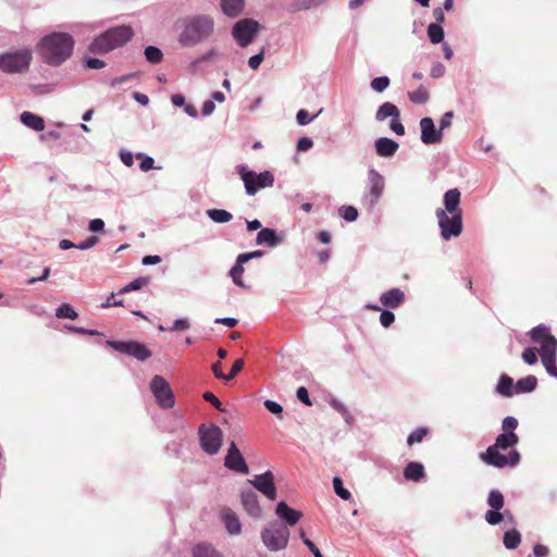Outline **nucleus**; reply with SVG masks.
<instances>
[{"mask_svg": "<svg viewBox=\"0 0 557 557\" xmlns=\"http://www.w3.org/2000/svg\"><path fill=\"white\" fill-rule=\"evenodd\" d=\"M74 44V38L70 34L55 32L39 40L37 51L44 62L59 66L72 55Z\"/></svg>", "mask_w": 557, "mask_h": 557, "instance_id": "nucleus-1", "label": "nucleus"}, {"mask_svg": "<svg viewBox=\"0 0 557 557\" xmlns=\"http://www.w3.org/2000/svg\"><path fill=\"white\" fill-rule=\"evenodd\" d=\"M519 442V437L515 432H507L499 434L495 443L487 447L484 453L480 454V459L492 467L503 469L506 467H516L520 462V454L517 450H511L507 456L499 453L512 448Z\"/></svg>", "mask_w": 557, "mask_h": 557, "instance_id": "nucleus-2", "label": "nucleus"}, {"mask_svg": "<svg viewBox=\"0 0 557 557\" xmlns=\"http://www.w3.org/2000/svg\"><path fill=\"white\" fill-rule=\"evenodd\" d=\"M176 25L182 28L178 42L183 47H194L207 40L214 29L213 20L207 15L185 17L178 21Z\"/></svg>", "mask_w": 557, "mask_h": 557, "instance_id": "nucleus-3", "label": "nucleus"}, {"mask_svg": "<svg viewBox=\"0 0 557 557\" xmlns=\"http://www.w3.org/2000/svg\"><path fill=\"white\" fill-rule=\"evenodd\" d=\"M529 336L533 343L540 344L539 354L546 372L557 379V338L544 324L533 327L529 332Z\"/></svg>", "mask_w": 557, "mask_h": 557, "instance_id": "nucleus-4", "label": "nucleus"}, {"mask_svg": "<svg viewBox=\"0 0 557 557\" xmlns=\"http://www.w3.org/2000/svg\"><path fill=\"white\" fill-rule=\"evenodd\" d=\"M133 36L134 32L131 26L112 27L91 41L89 51L98 54L108 53L127 44Z\"/></svg>", "mask_w": 557, "mask_h": 557, "instance_id": "nucleus-5", "label": "nucleus"}, {"mask_svg": "<svg viewBox=\"0 0 557 557\" xmlns=\"http://www.w3.org/2000/svg\"><path fill=\"white\" fill-rule=\"evenodd\" d=\"M32 60L29 48L4 52L0 54V71L7 74L24 73L28 71Z\"/></svg>", "mask_w": 557, "mask_h": 557, "instance_id": "nucleus-6", "label": "nucleus"}, {"mask_svg": "<svg viewBox=\"0 0 557 557\" xmlns=\"http://www.w3.org/2000/svg\"><path fill=\"white\" fill-rule=\"evenodd\" d=\"M236 171L244 182L247 195L253 196L259 189L272 187L274 184V176L270 171L257 173L248 169L245 164L236 166Z\"/></svg>", "mask_w": 557, "mask_h": 557, "instance_id": "nucleus-7", "label": "nucleus"}, {"mask_svg": "<svg viewBox=\"0 0 557 557\" xmlns=\"http://www.w3.org/2000/svg\"><path fill=\"white\" fill-rule=\"evenodd\" d=\"M289 540V530L286 525L273 522L261 531V541L271 552L284 549Z\"/></svg>", "mask_w": 557, "mask_h": 557, "instance_id": "nucleus-8", "label": "nucleus"}, {"mask_svg": "<svg viewBox=\"0 0 557 557\" xmlns=\"http://www.w3.org/2000/svg\"><path fill=\"white\" fill-rule=\"evenodd\" d=\"M369 189L361 198V205L369 212L372 211L379 203L383 195L385 183L384 177L376 170L371 169L368 172Z\"/></svg>", "mask_w": 557, "mask_h": 557, "instance_id": "nucleus-9", "label": "nucleus"}, {"mask_svg": "<svg viewBox=\"0 0 557 557\" xmlns=\"http://www.w3.org/2000/svg\"><path fill=\"white\" fill-rule=\"evenodd\" d=\"M435 216L444 240L458 237L462 233V214H447L446 211H442V208H437Z\"/></svg>", "mask_w": 557, "mask_h": 557, "instance_id": "nucleus-10", "label": "nucleus"}, {"mask_svg": "<svg viewBox=\"0 0 557 557\" xmlns=\"http://www.w3.org/2000/svg\"><path fill=\"white\" fill-rule=\"evenodd\" d=\"M260 30V24L251 18H243L236 22L232 35L239 47H247L253 42Z\"/></svg>", "mask_w": 557, "mask_h": 557, "instance_id": "nucleus-11", "label": "nucleus"}, {"mask_svg": "<svg viewBox=\"0 0 557 557\" xmlns=\"http://www.w3.org/2000/svg\"><path fill=\"white\" fill-rule=\"evenodd\" d=\"M199 436H200V444L202 449L209 454V455H215L222 445V430L211 424L210 426H206L202 424L199 428Z\"/></svg>", "mask_w": 557, "mask_h": 557, "instance_id": "nucleus-12", "label": "nucleus"}, {"mask_svg": "<svg viewBox=\"0 0 557 557\" xmlns=\"http://www.w3.org/2000/svg\"><path fill=\"white\" fill-rule=\"evenodd\" d=\"M150 389L156 397L157 403L163 408H172L175 404V397L170 384L161 375H154L150 382Z\"/></svg>", "mask_w": 557, "mask_h": 557, "instance_id": "nucleus-13", "label": "nucleus"}, {"mask_svg": "<svg viewBox=\"0 0 557 557\" xmlns=\"http://www.w3.org/2000/svg\"><path fill=\"white\" fill-rule=\"evenodd\" d=\"M107 345L112 347L114 350L134 357L139 361H145L151 357V351L147 346L138 342L108 341Z\"/></svg>", "mask_w": 557, "mask_h": 557, "instance_id": "nucleus-14", "label": "nucleus"}, {"mask_svg": "<svg viewBox=\"0 0 557 557\" xmlns=\"http://www.w3.org/2000/svg\"><path fill=\"white\" fill-rule=\"evenodd\" d=\"M388 117L392 119L389 123L391 131H393L398 136L405 135V127L400 122L399 109L392 102H384L379 107L375 113V120L377 122H383Z\"/></svg>", "mask_w": 557, "mask_h": 557, "instance_id": "nucleus-15", "label": "nucleus"}, {"mask_svg": "<svg viewBox=\"0 0 557 557\" xmlns=\"http://www.w3.org/2000/svg\"><path fill=\"white\" fill-rule=\"evenodd\" d=\"M224 465L230 470L242 474H247L249 472V468L234 442L230 444Z\"/></svg>", "mask_w": 557, "mask_h": 557, "instance_id": "nucleus-16", "label": "nucleus"}, {"mask_svg": "<svg viewBox=\"0 0 557 557\" xmlns=\"http://www.w3.org/2000/svg\"><path fill=\"white\" fill-rule=\"evenodd\" d=\"M259 492L265 497L273 500L276 497V488L274 485V478L272 472L267 471L263 474L257 475L253 480H249Z\"/></svg>", "mask_w": 557, "mask_h": 557, "instance_id": "nucleus-17", "label": "nucleus"}, {"mask_svg": "<svg viewBox=\"0 0 557 557\" xmlns=\"http://www.w3.org/2000/svg\"><path fill=\"white\" fill-rule=\"evenodd\" d=\"M421 141L425 145L438 144L442 141L443 134L436 129L431 117H423L420 121Z\"/></svg>", "mask_w": 557, "mask_h": 557, "instance_id": "nucleus-18", "label": "nucleus"}, {"mask_svg": "<svg viewBox=\"0 0 557 557\" xmlns=\"http://www.w3.org/2000/svg\"><path fill=\"white\" fill-rule=\"evenodd\" d=\"M240 500L244 509L249 516L253 518L261 517L262 510L259 505L258 495L253 491L243 490L240 494Z\"/></svg>", "mask_w": 557, "mask_h": 557, "instance_id": "nucleus-19", "label": "nucleus"}, {"mask_svg": "<svg viewBox=\"0 0 557 557\" xmlns=\"http://www.w3.org/2000/svg\"><path fill=\"white\" fill-rule=\"evenodd\" d=\"M460 191L457 188L447 190L444 194V208H442V211H446L447 214H462V210L460 208Z\"/></svg>", "mask_w": 557, "mask_h": 557, "instance_id": "nucleus-20", "label": "nucleus"}, {"mask_svg": "<svg viewBox=\"0 0 557 557\" xmlns=\"http://www.w3.org/2000/svg\"><path fill=\"white\" fill-rule=\"evenodd\" d=\"M275 512L281 519L285 521L286 527L295 525L302 517V513L300 511L288 507V505L285 502H280L277 504Z\"/></svg>", "mask_w": 557, "mask_h": 557, "instance_id": "nucleus-21", "label": "nucleus"}, {"mask_svg": "<svg viewBox=\"0 0 557 557\" xmlns=\"http://www.w3.org/2000/svg\"><path fill=\"white\" fill-rule=\"evenodd\" d=\"M374 148L380 157L389 158L397 152L399 145L391 138L380 137L374 141Z\"/></svg>", "mask_w": 557, "mask_h": 557, "instance_id": "nucleus-22", "label": "nucleus"}, {"mask_svg": "<svg viewBox=\"0 0 557 557\" xmlns=\"http://www.w3.org/2000/svg\"><path fill=\"white\" fill-rule=\"evenodd\" d=\"M222 521L232 535H238L242 532V523L237 515L230 508H225L221 512Z\"/></svg>", "mask_w": 557, "mask_h": 557, "instance_id": "nucleus-23", "label": "nucleus"}, {"mask_svg": "<svg viewBox=\"0 0 557 557\" xmlns=\"http://www.w3.org/2000/svg\"><path fill=\"white\" fill-rule=\"evenodd\" d=\"M380 301L384 307L397 308L405 301V294L399 288H392L381 295Z\"/></svg>", "mask_w": 557, "mask_h": 557, "instance_id": "nucleus-24", "label": "nucleus"}, {"mask_svg": "<svg viewBox=\"0 0 557 557\" xmlns=\"http://www.w3.org/2000/svg\"><path fill=\"white\" fill-rule=\"evenodd\" d=\"M256 243L258 245H267L269 247H276L282 243V238L276 235L275 231L272 228H262L256 238Z\"/></svg>", "mask_w": 557, "mask_h": 557, "instance_id": "nucleus-25", "label": "nucleus"}, {"mask_svg": "<svg viewBox=\"0 0 557 557\" xmlns=\"http://www.w3.org/2000/svg\"><path fill=\"white\" fill-rule=\"evenodd\" d=\"M21 122L28 128L40 132L45 129V121L39 115L25 111L20 115Z\"/></svg>", "mask_w": 557, "mask_h": 557, "instance_id": "nucleus-26", "label": "nucleus"}, {"mask_svg": "<svg viewBox=\"0 0 557 557\" xmlns=\"http://www.w3.org/2000/svg\"><path fill=\"white\" fill-rule=\"evenodd\" d=\"M327 0H294L288 4L287 11L290 13H297L300 11H307L314 9L325 3Z\"/></svg>", "mask_w": 557, "mask_h": 557, "instance_id": "nucleus-27", "label": "nucleus"}, {"mask_svg": "<svg viewBox=\"0 0 557 557\" xmlns=\"http://www.w3.org/2000/svg\"><path fill=\"white\" fill-rule=\"evenodd\" d=\"M245 5V0H221L222 11L230 17L238 16Z\"/></svg>", "mask_w": 557, "mask_h": 557, "instance_id": "nucleus-28", "label": "nucleus"}, {"mask_svg": "<svg viewBox=\"0 0 557 557\" xmlns=\"http://www.w3.org/2000/svg\"><path fill=\"white\" fill-rule=\"evenodd\" d=\"M404 476L407 480L418 482L424 476V467L419 462H409L404 470Z\"/></svg>", "mask_w": 557, "mask_h": 557, "instance_id": "nucleus-29", "label": "nucleus"}, {"mask_svg": "<svg viewBox=\"0 0 557 557\" xmlns=\"http://www.w3.org/2000/svg\"><path fill=\"white\" fill-rule=\"evenodd\" d=\"M537 380L534 375H528L516 383V393H530L536 388Z\"/></svg>", "mask_w": 557, "mask_h": 557, "instance_id": "nucleus-30", "label": "nucleus"}, {"mask_svg": "<svg viewBox=\"0 0 557 557\" xmlns=\"http://www.w3.org/2000/svg\"><path fill=\"white\" fill-rule=\"evenodd\" d=\"M504 546L507 549H515L521 543V534L516 529L509 530L505 532L503 539Z\"/></svg>", "mask_w": 557, "mask_h": 557, "instance_id": "nucleus-31", "label": "nucleus"}, {"mask_svg": "<svg viewBox=\"0 0 557 557\" xmlns=\"http://www.w3.org/2000/svg\"><path fill=\"white\" fill-rule=\"evenodd\" d=\"M194 557H222V555L209 544H198L193 549Z\"/></svg>", "mask_w": 557, "mask_h": 557, "instance_id": "nucleus-32", "label": "nucleus"}, {"mask_svg": "<svg viewBox=\"0 0 557 557\" xmlns=\"http://www.w3.org/2000/svg\"><path fill=\"white\" fill-rule=\"evenodd\" d=\"M207 214L215 223H227L233 218L228 211L223 209H210Z\"/></svg>", "mask_w": 557, "mask_h": 557, "instance_id": "nucleus-33", "label": "nucleus"}, {"mask_svg": "<svg viewBox=\"0 0 557 557\" xmlns=\"http://www.w3.org/2000/svg\"><path fill=\"white\" fill-rule=\"evenodd\" d=\"M244 263L239 261V257L236 259L235 265L230 271V276L232 277L235 285L239 287H245L244 281L242 278L244 273Z\"/></svg>", "mask_w": 557, "mask_h": 557, "instance_id": "nucleus-34", "label": "nucleus"}, {"mask_svg": "<svg viewBox=\"0 0 557 557\" xmlns=\"http://www.w3.org/2000/svg\"><path fill=\"white\" fill-rule=\"evenodd\" d=\"M487 504L491 509L500 510L505 504L503 494L498 490H492L487 496Z\"/></svg>", "mask_w": 557, "mask_h": 557, "instance_id": "nucleus-35", "label": "nucleus"}, {"mask_svg": "<svg viewBox=\"0 0 557 557\" xmlns=\"http://www.w3.org/2000/svg\"><path fill=\"white\" fill-rule=\"evenodd\" d=\"M428 37L432 44H440L444 39V29L438 24H430L428 26Z\"/></svg>", "mask_w": 557, "mask_h": 557, "instance_id": "nucleus-36", "label": "nucleus"}, {"mask_svg": "<svg viewBox=\"0 0 557 557\" xmlns=\"http://www.w3.org/2000/svg\"><path fill=\"white\" fill-rule=\"evenodd\" d=\"M408 97L411 102L417 104H423L429 100V91L423 87L420 86L416 90L410 91L408 94Z\"/></svg>", "mask_w": 557, "mask_h": 557, "instance_id": "nucleus-37", "label": "nucleus"}, {"mask_svg": "<svg viewBox=\"0 0 557 557\" xmlns=\"http://www.w3.org/2000/svg\"><path fill=\"white\" fill-rule=\"evenodd\" d=\"M512 379L508 375H502L497 384V392L504 396L512 395Z\"/></svg>", "mask_w": 557, "mask_h": 557, "instance_id": "nucleus-38", "label": "nucleus"}, {"mask_svg": "<svg viewBox=\"0 0 557 557\" xmlns=\"http://www.w3.org/2000/svg\"><path fill=\"white\" fill-rule=\"evenodd\" d=\"M55 317L59 319H71L74 320L78 317L77 312L69 304H62L55 310Z\"/></svg>", "mask_w": 557, "mask_h": 557, "instance_id": "nucleus-39", "label": "nucleus"}, {"mask_svg": "<svg viewBox=\"0 0 557 557\" xmlns=\"http://www.w3.org/2000/svg\"><path fill=\"white\" fill-rule=\"evenodd\" d=\"M145 57L148 62L152 64H158L162 61L163 53L158 47L148 46L145 49Z\"/></svg>", "mask_w": 557, "mask_h": 557, "instance_id": "nucleus-40", "label": "nucleus"}, {"mask_svg": "<svg viewBox=\"0 0 557 557\" xmlns=\"http://www.w3.org/2000/svg\"><path fill=\"white\" fill-rule=\"evenodd\" d=\"M149 283V278L148 277H137L136 280L132 281L131 283H128L127 285H125L120 292L119 294H125V293H129V292H134V290H138L140 289L141 287L146 286L147 284Z\"/></svg>", "mask_w": 557, "mask_h": 557, "instance_id": "nucleus-41", "label": "nucleus"}, {"mask_svg": "<svg viewBox=\"0 0 557 557\" xmlns=\"http://www.w3.org/2000/svg\"><path fill=\"white\" fill-rule=\"evenodd\" d=\"M338 212L339 215L347 222H354L358 218V210L352 206H342Z\"/></svg>", "mask_w": 557, "mask_h": 557, "instance_id": "nucleus-42", "label": "nucleus"}, {"mask_svg": "<svg viewBox=\"0 0 557 557\" xmlns=\"http://www.w3.org/2000/svg\"><path fill=\"white\" fill-rule=\"evenodd\" d=\"M333 486H334V491L335 493L344 500H348L350 499L351 497V494L348 490H346L344 486H343V481L341 478L338 476H335L333 479Z\"/></svg>", "mask_w": 557, "mask_h": 557, "instance_id": "nucleus-43", "label": "nucleus"}, {"mask_svg": "<svg viewBox=\"0 0 557 557\" xmlns=\"http://www.w3.org/2000/svg\"><path fill=\"white\" fill-rule=\"evenodd\" d=\"M389 86L387 76H379L371 81V88L376 92H383Z\"/></svg>", "mask_w": 557, "mask_h": 557, "instance_id": "nucleus-44", "label": "nucleus"}, {"mask_svg": "<svg viewBox=\"0 0 557 557\" xmlns=\"http://www.w3.org/2000/svg\"><path fill=\"white\" fill-rule=\"evenodd\" d=\"M505 518V513L499 510L490 509L485 512V521L491 525H496L502 522Z\"/></svg>", "mask_w": 557, "mask_h": 557, "instance_id": "nucleus-45", "label": "nucleus"}, {"mask_svg": "<svg viewBox=\"0 0 557 557\" xmlns=\"http://www.w3.org/2000/svg\"><path fill=\"white\" fill-rule=\"evenodd\" d=\"M428 433V430L424 429V428H419L417 430H414L413 432H411L408 437H407V444L409 446H412L413 444L416 443H420L422 442V440L424 438V436L426 435Z\"/></svg>", "mask_w": 557, "mask_h": 557, "instance_id": "nucleus-46", "label": "nucleus"}, {"mask_svg": "<svg viewBox=\"0 0 557 557\" xmlns=\"http://www.w3.org/2000/svg\"><path fill=\"white\" fill-rule=\"evenodd\" d=\"M322 110H320L317 114L314 115H309L308 111L305 110V109H301L297 112L296 114V120H297V123L299 125H307L309 124L310 122H312L320 113H321Z\"/></svg>", "mask_w": 557, "mask_h": 557, "instance_id": "nucleus-47", "label": "nucleus"}, {"mask_svg": "<svg viewBox=\"0 0 557 557\" xmlns=\"http://www.w3.org/2000/svg\"><path fill=\"white\" fill-rule=\"evenodd\" d=\"M522 360L530 366L535 364L537 362L536 348L529 347L524 349Z\"/></svg>", "mask_w": 557, "mask_h": 557, "instance_id": "nucleus-48", "label": "nucleus"}, {"mask_svg": "<svg viewBox=\"0 0 557 557\" xmlns=\"http://www.w3.org/2000/svg\"><path fill=\"white\" fill-rule=\"evenodd\" d=\"M99 243V238L96 235L87 237L85 240L75 245V248L81 250H87L95 247Z\"/></svg>", "mask_w": 557, "mask_h": 557, "instance_id": "nucleus-49", "label": "nucleus"}, {"mask_svg": "<svg viewBox=\"0 0 557 557\" xmlns=\"http://www.w3.org/2000/svg\"><path fill=\"white\" fill-rule=\"evenodd\" d=\"M190 327V322L187 318L176 319L170 329L173 332H183Z\"/></svg>", "mask_w": 557, "mask_h": 557, "instance_id": "nucleus-50", "label": "nucleus"}, {"mask_svg": "<svg viewBox=\"0 0 557 557\" xmlns=\"http://www.w3.org/2000/svg\"><path fill=\"white\" fill-rule=\"evenodd\" d=\"M243 368H244V360L243 359H237L234 362L230 373L225 374L224 381L227 382V381L233 380L242 371Z\"/></svg>", "mask_w": 557, "mask_h": 557, "instance_id": "nucleus-51", "label": "nucleus"}, {"mask_svg": "<svg viewBox=\"0 0 557 557\" xmlns=\"http://www.w3.org/2000/svg\"><path fill=\"white\" fill-rule=\"evenodd\" d=\"M518 426V420L513 417H506L503 420L502 429L504 433L513 432Z\"/></svg>", "mask_w": 557, "mask_h": 557, "instance_id": "nucleus-52", "label": "nucleus"}, {"mask_svg": "<svg viewBox=\"0 0 557 557\" xmlns=\"http://www.w3.org/2000/svg\"><path fill=\"white\" fill-rule=\"evenodd\" d=\"M264 407L273 414L277 416L278 418H281V414L283 412V407L274 401V400H270V399H267L264 401Z\"/></svg>", "mask_w": 557, "mask_h": 557, "instance_id": "nucleus-53", "label": "nucleus"}, {"mask_svg": "<svg viewBox=\"0 0 557 557\" xmlns=\"http://www.w3.org/2000/svg\"><path fill=\"white\" fill-rule=\"evenodd\" d=\"M137 158L143 159L140 162V170L143 172H148L149 170L153 169V158L145 156L144 153H138Z\"/></svg>", "mask_w": 557, "mask_h": 557, "instance_id": "nucleus-54", "label": "nucleus"}, {"mask_svg": "<svg viewBox=\"0 0 557 557\" xmlns=\"http://www.w3.org/2000/svg\"><path fill=\"white\" fill-rule=\"evenodd\" d=\"M395 321V314L389 310H383L380 315V322L384 327L391 326Z\"/></svg>", "mask_w": 557, "mask_h": 557, "instance_id": "nucleus-55", "label": "nucleus"}, {"mask_svg": "<svg viewBox=\"0 0 557 557\" xmlns=\"http://www.w3.org/2000/svg\"><path fill=\"white\" fill-rule=\"evenodd\" d=\"M264 59V50L262 49L259 53L248 59V65L251 70H257Z\"/></svg>", "mask_w": 557, "mask_h": 557, "instance_id": "nucleus-56", "label": "nucleus"}, {"mask_svg": "<svg viewBox=\"0 0 557 557\" xmlns=\"http://www.w3.org/2000/svg\"><path fill=\"white\" fill-rule=\"evenodd\" d=\"M85 65L91 70H100L106 66V63L103 60H100L98 58H88L85 60Z\"/></svg>", "mask_w": 557, "mask_h": 557, "instance_id": "nucleus-57", "label": "nucleus"}, {"mask_svg": "<svg viewBox=\"0 0 557 557\" xmlns=\"http://www.w3.org/2000/svg\"><path fill=\"white\" fill-rule=\"evenodd\" d=\"M445 74V66L441 62H435L430 71L433 78H440Z\"/></svg>", "mask_w": 557, "mask_h": 557, "instance_id": "nucleus-58", "label": "nucleus"}, {"mask_svg": "<svg viewBox=\"0 0 557 557\" xmlns=\"http://www.w3.org/2000/svg\"><path fill=\"white\" fill-rule=\"evenodd\" d=\"M104 228V222L101 219H92L88 223V230L92 233L101 232Z\"/></svg>", "mask_w": 557, "mask_h": 557, "instance_id": "nucleus-59", "label": "nucleus"}, {"mask_svg": "<svg viewBox=\"0 0 557 557\" xmlns=\"http://www.w3.org/2000/svg\"><path fill=\"white\" fill-rule=\"evenodd\" d=\"M453 117H454V113L451 111L446 112L442 116V119L440 121V128H438V129H441L442 133L445 128H448L451 125Z\"/></svg>", "mask_w": 557, "mask_h": 557, "instance_id": "nucleus-60", "label": "nucleus"}, {"mask_svg": "<svg viewBox=\"0 0 557 557\" xmlns=\"http://www.w3.org/2000/svg\"><path fill=\"white\" fill-rule=\"evenodd\" d=\"M297 398L307 406H311V400L309 398V393L306 387L301 386L297 389Z\"/></svg>", "mask_w": 557, "mask_h": 557, "instance_id": "nucleus-61", "label": "nucleus"}, {"mask_svg": "<svg viewBox=\"0 0 557 557\" xmlns=\"http://www.w3.org/2000/svg\"><path fill=\"white\" fill-rule=\"evenodd\" d=\"M313 146V141L309 137H301L297 143V149L299 151H307Z\"/></svg>", "mask_w": 557, "mask_h": 557, "instance_id": "nucleus-62", "label": "nucleus"}, {"mask_svg": "<svg viewBox=\"0 0 557 557\" xmlns=\"http://www.w3.org/2000/svg\"><path fill=\"white\" fill-rule=\"evenodd\" d=\"M549 554V549L547 546L542 544H535L533 547L534 557H547Z\"/></svg>", "mask_w": 557, "mask_h": 557, "instance_id": "nucleus-63", "label": "nucleus"}, {"mask_svg": "<svg viewBox=\"0 0 557 557\" xmlns=\"http://www.w3.org/2000/svg\"><path fill=\"white\" fill-rule=\"evenodd\" d=\"M203 398H205L207 401L211 403V404L214 406V408H216L218 410H220V411H222V410H223V409H222V404H221V401H220V400L214 396V394H213V393H211V392H206V393L203 394Z\"/></svg>", "mask_w": 557, "mask_h": 557, "instance_id": "nucleus-64", "label": "nucleus"}]
</instances>
